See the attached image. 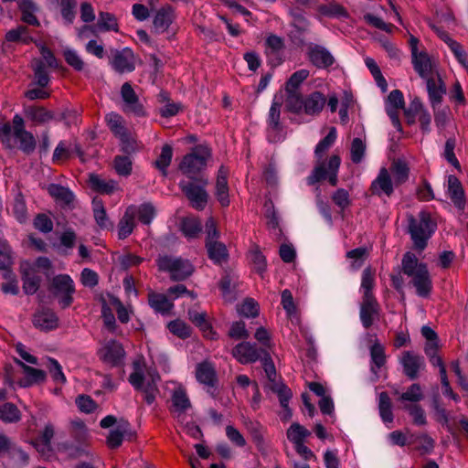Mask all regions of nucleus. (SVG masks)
<instances>
[{"instance_id":"obj_37","label":"nucleus","mask_w":468,"mask_h":468,"mask_svg":"<svg viewBox=\"0 0 468 468\" xmlns=\"http://www.w3.org/2000/svg\"><path fill=\"white\" fill-rule=\"evenodd\" d=\"M90 183L95 191L101 194H112L117 189V183L113 180H103L98 176L91 175L90 177Z\"/></svg>"},{"instance_id":"obj_32","label":"nucleus","mask_w":468,"mask_h":468,"mask_svg":"<svg viewBox=\"0 0 468 468\" xmlns=\"http://www.w3.org/2000/svg\"><path fill=\"white\" fill-rule=\"evenodd\" d=\"M70 435L79 444H89V432L85 423L80 419L70 422Z\"/></svg>"},{"instance_id":"obj_7","label":"nucleus","mask_w":468,"mask_h":468,"mask_svg":"<svg viewBox=\"0 0 468 468\" xmlns=\"http://www.w3.org/2000/svg\"><path fill=\"white\" fill-rule=\"evenodd\" d=\"M49 290L58 297V303L62 309L71 305L75 286L73 280L68 274H58L52 279Z\"/></svg>"},{"instance_id":"obj_64","label":"nucleus","mask_w":468,"mask_h":468,"mask_svg":"<svg viewBox=\"0 0 468 468\" xmlns=\"http://www.w3.org/2000/svg\"><path fill=\"white\" fill-rule=\"evenodd\" d=\"M114 169L120 176H129L132 172V161L128 156L117 155L113 160Z\"/></svg>"},{"instance_id":"obj_8","label":"nucleus","mask_w":468,"mask_h":468,"mask_svg":"<svg viewBox=\"0 0 468 468\" xmlns=\"http://www.w3.org/2000/svg\"><path fill=\"white\" fill-rule=\"evenodd\" d=\"M207 185V180H200L199 184L192 181H181L179 183L181 190L191 206L197 210H203L207 206L208 198L207 192L205 189Z\"/></svg>"},{"instance_id":"obj_15","label":"nucleus","mask_w":468,"mask_h":468,"mask_svg":"<svg viewBox=\"0 0 468 468\" xmlns=\"http://www.w3.org/2000/svg\"><path fill=\"white\" fill-rule=\"evenodd\" d=\"M400 364L403 367L404 374L410 379H416L420 370L425 366L424 358L411 351H407L402 354Z\"/></svg>"},{"instance_id":"obj_45","label":"nucleus","mask_w":468,"mask_h":468,"mask_svg":"<svg viewBox=\"0 0 468 468\" xmlns=\"http://www.w3.org/2000/svg\"><path fill=\"white\" fill-rule=\"evenodd\" d=\"M19 141V149L26 154H31L37 146V141L32 133L27 131L23 134L15 135Z\"/></svg>"},{"instance_id":"obj_43","label":"nucleus","mask_w":468,"mask_h":468,"mask_svg":"<svg viewBox=\"0 0 468 468\" xmlns=\"http://www.w3.org/2000/svg\"><path fill=\"white\" fill-rule=\"evenodd\" d=\"M23 290L26 294H34L39 288L41 279L29 271L22 272Z\"/></svg>"},{"instance_id":"obj_5","label":"nucleus","mask_w":468,"mask_h":468,"mask_svg":"<svg viewBox=\"0 0 468 468\" xmlns=\"http://www.w3.org/2000/svg\"><path fill=\"white\" fill-rule=\"evenodd\" d=\"M206 248L208 258L216 264L226 262L229 258V251L226 245L218 240L219 232L212 218H209L206 222Z\"/></svg>"},{"instance_id":"obj_38","label":"nucleus","mask_w":468,"mask_h":468,"mask_svg":"<svg viewBox=\"0 0 468 468\" xmlns=\"http://www.w3.org/2000/svg\"><path fill=\"white\" fill-rule=\"evenodd\" d=\"M286 91V100H285V107L286 109L294 113H300L303 112L304 98L302 97L301 93L298 90H285Z\"/></svg>"},{"instance_id":"obj_54","label":"nucleus","mask_w":468,"mask_h":468,"mask_svg":"<svg viewBox=\"0 0 468 468\" xmlns=\"http://www.w3.org/2000/svg\"><path fill=\"white\" fill-rule=\"evenodd\" d=\"M167 327L173 335L182 339H186L191 335V328L184 321L179 319L168 323Z\"/></svg>"},{"instance_id":"obj_23","label":"nucleus","mask_w":468,"mask_h":468,"mask_svg":"<svg viewBox=\"0 0 468 468\" xmlns=\"http://www.w3.org/2000/svg\"><path fill=\"white\" fill-rule=\"evenodd\" d=\"M188 317L192 323L200 328L206 338L210 340L218 339V335L207 320V314L205 312L199 313L197 310L191 309L188 311Z\"/></svg>"},{"instance_id":"obj_52","label":"nucleus","mask_w":468,"mask_h":468,"mask_svg":"<svg viewBox=\"0 0 468 468\" xmlns=\"http://www.w3.org/2000/svg\"><path fill=\"white\" fill-rule=\"evenodd\" d=\"M89 444H79L75 445L71 442H65L61 445L63 450L68 453V456L71 459H78L83 456H89L90 452L88 451Z\"/></svg>"},{"instance_id":"obj_44","label":"nucleus","mask_w":468,"mask_h":468,"mask_svg":"<svg viewBox=\"0 0 468 468\" xmlns=\"http://www.w3.org/2000/svg\"><path fill=\"white\" fill-rule=\"evenodd\" d=\"M378 410L380 417L384 422L390 423L393 421L391 401L388 395L386 392H381L379 394Z\"/></svg>"},{"instance_id":"obj_60","label":"nucleus","mask_w":468,"mask_h":468,"mask_svg":"<svg viewBox=\"0 0 468 468\" xmlns=\"http://www.w3.org/2000/svg\"><path fill=\"white\" fill-rule=\"evenodd\" d=\"M403 409L409 411L415 425L423 426L427 423L425 412L420 405H404Z\"/></svg>"},{"instance_id":"obj_59","label":"nucleus","mask_w":468,"mask_h":468,"mask_svg":"<svg viewBox=\"0 0 468 468\" xmlns=\"http://www.w3.org/2000/svg\"><path fill=\"white\" fill-rule=\"evenodd\" d=\"M173 156L172 147L165 144L162 147L161 154L154 162V165L161 170L164 174L169 166Z\"/></svg>"},{"instance_id":"obj_31","label":"nucleus","mask_w":468,"mask_h":468,"mask_svg":"<svg viewBox=\"0 0 468 468\" xmlns=\"http://www.w3.org/2000/svg\"><path fill=\"white\" fill-rule=\"evenodd\" d=\"M317 10L322 16L328 17L347 18L349 16L347 10L335 1L326 5H320Z\"/></svg>"},{"instance_id":"obj_20","label":"nucleus","mask_w":468,"mask_h":468,"mask_svg":"<svg viewBox=\"0 0 468 468\" xmlns=\"http://www.w3.org/2000/svg\"><path fill=\"white\" fill-rule=\"evenodd\" d=\"M33 323L43 330H52L58 326V318L51 309L42 307L35 314Z\"/></svg>"},{"instance_id":"obj_13","label":"nucleus","mask_w":468,"mask_h":468,"mask_svg":"<svg viewBox=\"0 0 468 468\" xmlns=\"http://www.w3.org/2000/svg\"><path fill=\"white\" fill-rule=\"evenodd\" d=\"M307 57L317 68L325 69L335 63L333 55L324 47L311 43L307 47Z\"/></svg>"},{"instance_id":"obj_61","label":"nucleus","mask_w":468,"mask_h":468,"mask_svg":"<svg viewBox=\"0 0 468 468\" xmlns=\"http://www.w3.org/2000/svg\"><path fill=\"white\" fill-rule=\"evenodd\" d=\"M366 144L360 138H355L351 144L350 155L355 164H359L365 155Z\"/></svg>"},{"instance_id":"obj_58","label":"nucleus","mask_w":468,"mask_h":468,"mask_svg":"<svg viewBox=\"0 0 468 468\" xmlns=\"http://www.w3.org/2000/svg\"><path fill=\"white\" fill-rule=\"evenodd\" d=\"M282 305L289 318L292 320L297 318L296 306L290 290L285 289L282 292Z\"/></svg>"},{"instance_id":"obj_18","label":"nucleus","mask_w":468,"mask_h":468,"mask_svg":"<svg viewBox=\"0 0 468 468\" xmlns=\"http://www.w3.org/2000/svg\"><path fill=\"white\" fill-rule=\"evenodd\" d=\"M26 118L35 125H43L55 119V113L43 106L29 105L24 108Z\"/></svg>"},{"instance_id":"obj_40","label":"nucleus","mask_w":468,"mask_h":468,"mask_svg":"<svg viewBox=\"0 0 468 468\" xmlns=\"http://www.w3.org/2000/svg\"><path fill=\"white\" fill-rule=\"evenodd\" d=\"M133 371L129 377V382L136 388L142 389L144 380L143 367H144V356H141L133 363Z\"/></svg>"},{"instance_id":"obj_56","label":"nucleus","mask_w":468,"mask_h":468,"mask_svg":"<svg viewBox=\"0 0 468 468\" xmlns=\"http://www.w3.org/2000/svg\"><path fill=\"white\" fill-rule=\"evenodd\" d=\"M106 121L110 130L116 137L123 136V133L127 132L126 128L122 125V118L121 115L111 113L107 115Z\"/></svg>"},{"instance_id":"obj_33","label":"nucleus","mask_w":468,"mask_h":468,"mask_svg":"<svg viewBox=\"0 0 468 468\" xmlns=\"http://www.w3.org/2000/svg\"><path fill=\"white\" fill-rule=\"evenodd\" d=\"M93 214L94 218L101 229L113 230L114 225L109 219L101 201H93Z\"/></svg>"},{"instance_id":"obj_16","label":"nucleus","mask_w":468,"mask_h":468,"mask_svg":"<svg viewBox=\"0 0 468 468\" xmlns=\"http://www.w3.org/2000/svg\"><path fill=\"white\" fill-rule=\"evenodd\" d=\"M394 183L392 182L388 170L382 167L378 176L372 181L370 190L373 195L381 197H390L394 192Z\"/></svg>"},{"instance_id":"obj_28","label":"nucleus","mask_w":468,"mask_h":468,"mask_svg":"<svg viewBox=\"0 0 468 468\" xmlns=\"http://www.w3.org/2000/svg\"><path fill=\"white\" fill-rule=\"evenodd\" d=\"M31 69L34 72V81L31 85H37L40 88L47 87L50 79L45 62L40 58H33L31 61Z\"/></svg>"},{"instance_id":"obj_19","label":"nucleus","mask_w":468,"mask_h":468,"mask_svg":"<svg viewBox=\"0 0 468 468\" xmlns=\"http://www.w3.org/2000/svg\"><path fill=\"white\" fill-rule=\"evenodd\" d=\"M411 63L414 70L420 78L425 80L431 77L433 64L426 50L421 49V52L412 55Z\"/></svg>"},{"instance_id":"obj_36","label":"nucleus","mask_w":468,"mask_h":468,"mask_svg":"<svg viewBox=\"0 0 468 468\" xmlns=\"http://www.w3.org/2000/svg\"><path fill=\"white\" fill-rule=\"evenodd\" d=\"M281 107L282 102L274 99L271 105L267 120L270 132H279L282 130V125L280 122Z\"/></svg>"},{"instance_id":"obj_42","label":"nucleus","mask_w":468,"mask_h":468,"mask_svg":"<svg viewBox=\"0 0 468 468\" xmlns=\"http://www.w3.org/2000/svg\"><path fill=\"white\" fill-rule=\"evenodd\" d=\"M172 403L176 411L183 412L190 408V400L181 387L176 388L172 395Z\"/></svg>"},{"instance_id":"obj_14","label":"nucleus","mask_w":468,"mask_h":468,"mask_svg":"<svg viewBox=\"0 0 468 468\" xmlns=\"http://www.w3.org/2000/svg\"><path fill=\"white\" fill-rule=\"evenodd\" d=\"M380 307L375 297L362 298L359 317L363 326L368 329L378 319Z\"/></svg>"},{"instance_id":"obj_50","label":"nucleus","mask_w":468,"mask_h":468,"mask_svg":"<svg viewBox=\"0 0 468 468\" xmlns=\"http://www.w3.org/2000/svg\"><path fill=\"white\" fill-rule=\"evenodd\" d=\"M423 391L420 385L414 383L410 385L405 392L400 394L399 399L402 401L418 403L423 399Z\"/></svg>"},{"instance_id":"obj_55","label":"nucleus","mask_w":468,"mask_h":468,"mask_svg":"<svg viewBox=\"0 0 468 468\" xmlns=\"http://www.w3.org/2000/svg\"><path fill=\"white\" fill-rule=\"evenodd\" d=\"M363 18L365 22L369 26L383 30L387 33H392L393 29L395 28L394 25L386 23L382 18L370 13L365 14Z\"/></svg>"},{"instance_id":"obj_17","label":"nucleus","mask_w":468,"mask_h":468,"mask_svg":"<svg viewBox=\"0 0 468 468\" xmlns=\"http://www.w3.org/2000/svg\"><path fill=\"white\" fill-rule=\"evenodd\" d=\"M121 95L124 102L123 112H132L138 116L144 114V105L139 102V98L129 82H125L122 86Z\"/></svg>"},{"instance_id":"obj_10","label":"nucleus","mask_w":468,"mask_h":468,"mask_svg":"<svg viewBox=\"0 0 468 468\" xmlns=\"http://www.w3.org/2000/svg\"><path fill=\"white\" fill-rule=\"evenodd\" d=\"M98 356L103 363L111 367H119L123 364L125 351L121 343L111 339L99 349Z\"/></svg>"},{"instance_id":"obj_47","label":"nucleus","mask_w":468,"mask_h":468,"mask_svg":"<svg viewBox=\"0 0 468 468\" xmlns=\"http://www.w3.org/2000/svg\"><path fill=\"white\" fill-rule=\"evenodd\" d=\"M425 80L427 82V90L431 106L435 108L438 104L441 103L442 94L445 92V90L441 87L437 86L435 80L431 77Z\"/></svg>"},{"instance_id":"obj_62","label":"nucleus","mask_w":468,"mask_h":468,"mask_svg":"<svg viewBox=\"0 0 468 468\" xmlns=\"http://www.w3.org/2000/svg\"><path fill=\"white\" fill-rule=\"evenodd\" d=\"M75 403L81 412L87 414L93 412L97 408V403L92 398L85 394L79 395L75 399Z\"/></svg>"},{"instance_id":"obj_27","label":"nucleus","mask_w":468,"mask_h":468,"mask_svg":"<svg viewBox=\"0 0 468 468\" xmlns=\"http://www.w3.org/2000/svg\"><path fill=\"white\" fill-rule=\"evenodd\" d=\"M448 195L453 204L463 208L464 207V192L459 179L452 175L448 176Z\"/></svg>"},{"instance_id":"obj_26","label":"nucleus","mask_w":468,"mask_h":468,"mask_svg":"<svg viewBox=\"0 0 468 468\" xmlns=\"http://www.w3.org/2000/svg\"><path fill=\"white\" fill-rule=\"evenodd\" d=\"M325 97L319 91H314L304 98L303 112L307 115H317L325 104Z\"/></svg>"},{"instance_id":"obj_11","label":"nucleus","mask_w":468,"mask_h":468,"mask_svg":"<svg viewBox=\"0 0 468 468\" xmlns=\"http://www.w3.org/2000/svg\"><path fill=\"white\" fill-rule=\"evenodd\" d=\"M266 350L258 348L255 344L242 342L232 349V356L243 365L254 363L263 356Z\"/></svg>"},{"instance_id":"obj_46","label":"nucleus","mask_w":468,"mask_h":468,"mask_svg":"<svg viewBox=\"0 0 468 468\" xmlns=\"http://www.w3.org/2000/svg\"><path fill=\"white\" fill-rule=\"evenodd\" d=\"M161 101H167L161 109L160 113L163 117H171L176 115L182 109L181 103L169 101L168 94L165 91H161L159 94Z\"/></svg>"},{"instance_id":"obj_4","label":"nucleus","mask_w":468,"mask_h":468,"mask_svg":"<svg viewBox=\"0 0 468 468\" xmlns=\"http://www.w3.org/2000/svg\"><path fill=\"white\" fill-rule=\"evenodd\" d=\"M157 265L160 271L168 272L173 281H184L194 272L193 264L181 257L160 256Z\"/></svg>"},{"instance_id":"obj_35","label":"nucleus","mask_w":468,"mask_h":468,"mask_svg":"<svg viewBox=\"0 0 468 468\" xmlns=\"http://www.w3.org/2000/svg\"><path fill=\"white\" fill-rule=\"evenodd\" d=\"M311 432L298 422H293L287 430V438L293 444L304 442Z\"/></svg>"},{"instance_id":"obj_57","label":"nucleus","mask_w":468,"mask_h":468,"mask_svg":"<svg viewBox=\"0 0 468 468\" xmlns=\"http://www.w3.org/2000/svg\"><path fill=\"white\" fill-rule=\"evenodd\" d=\"M101 301V317L103 319V323L110 331H113L115 329L116 322L112 310V306L110 305L108 297L107 299L102 298Z\"/></svg>"},{"instance_id":"obj_1","label":"nucleus","mask_w":468,"mask_h":468,"mask_svg":"<svg viewBox=\"0 0 468 468\" xmlns=\"http://www.w3.org/2000/svg\"><path fill=\"white\" fill-rule=\"evenodd\" d=\"M336 140V129L332 127L328 134L321 140L315 149L314 154L317 162L307 177V184L312 186L315 183L327 179L331 186H336L338 183V170L341 164V158L337 154H333L327 161L322 160L325 152L334 144Z\"/></svg>"},{"instance_id":"obj_25","label":"nucleus","mask_w":468,"mask_h":468,"mask_svg":"<svg viewBox=\"0 0 468 468\" xmlns=\"http://www.w3.org/2000/svg\"><path fill=\"white\" fill-rule=\"evenodd\" d=\"M113 69L119 72L133 71L134 69L132 51L128 48L117 51L112 62Z\"/></svg>"},{"instance_id":"obj_6","label":"nucleus","mask_w":468,"mask_h":468,"mask_svg":"<svg viewBox=\"0 0 468 468\" xmlns=\"http://www.w3.org/2000/svg\"><path fill=\"white\" fill-rule=\"evenodd\" d=\"M410 233L414 246L419 250H423L427 246V240L435 230V224L430 215L425 212L420 213V218L410 220Z\"/></svg>"},{"instance_id":"obj_48","label":"nucleus","mask_w":468,"mask_h":468,"mask_svg":"<svg viewBox=\"0 0 468 468\" xmlns=\"http://www.w3.org/2000/svg\"><path fill=\"white\" fill-rule=\"evenodd\" d=\"M181 230L187 238H195L201 231V224L196 218H186L181 224Z\"/></svg>"},{"instance_id":"obj_21","label":"nucleus","mask_w":468,"mask_h":468,"mask_svg":"<svg viewBox=\"0 0 468 468\" xmlns=\"http://www.w3.org/2000/svg\"><path fill=\"white\" fill-rule=\"evenodd\" d=\"M196 378L197 381L209 388H213L217 382V374L215 367L208 361H203L197 365Z\"/></svg>"},{"instance_id":"obj_2","label":"nucleus","mask_w":468,"mask_h":468,"mask_svg":"<svg viewBox=\"0 0 468 468\" xmlns=\"http://www.w3.org/2000/svg\"><path fill=\"white\" fill-rule=\"evenodd\" d=\"M401 271L410 278V284L415 289L418 296H430L432 281L426 263L420 261L414 253L408 251L401 260Z\"/></svg>"},{"instance_id":"obj_29","label":"nucleus","mask_w":468,"mask_h":468,"mask_svg":"<svg viewBox=\"0 0 468 468\" xmlns=\"http://www.w3.org/2000/svg\"><path fill=\"white\" fill-rule=\"evenodd\" d=\"M148 303L156 312L168 314L174 307L172 301L162 293H148Z\"/></svg>"},{"instance_id":"obj_12","label":"nucleus","mask_w":468,"mask_h":468,"mask_svg":"<svg viewBox=\"0 0 468 468\" xmlns=\"http://www.w3.org/2000/svg\"><path fill=\"white\" fill-rule=\"evenodd\" d=\"M176 17V16L174 7L167 4L162 5L155 10L153 16L154 32L161 34L167 31Z\"/></svg>"},{"instance_id":"obj_34","label":"nucleus","mask_w":468,"mask_h":468,"mask_svg":"<svg viewBox=\"0 0 468 468\" xmlns=\"http://www.w3.org/2000/svg\"><path fill=\"white\" fill-rule=\"evenodd\" d=\"M390 170L396 186L401 185L408 180L410 168L405 161L400 159L393 161Z\"/></svg>"},{"instance_id":"obj_22","label":"nucleus","mask_w":468,"mask_h":468,"mask_svg":"<svg viewBox=\"0 0 468 468\" xmlns=\"http://www.w3.org/2000/svg\"><path fill=\"white\" fill-rule=\"evenodd\" d=\"M228 170L224 166H220L218 171L217 181H216V192L215 195L218 202L223 207L229 205V186H228Z\"/></svg>"},{"instance_id":"obj_9","label":"nucleus","mask_w":468,"mask_h":468,"mask_svg":"<svg viewBox=\"0 0 468 468\" xmlns=\"http://www.w3.org/2000/svg\"><path fill=\"white\" fill-rule=\"evenodd\" d=\"M146 224V205L143 204L139 208L129 207L118 224V237L120 239H126L133 230L135 218Z\"/></svg>"},{"instance_id":"obj_41","label":"nucleus","mask_w":468,"mask_h":468,"mask_svg":"<svg viewBox=\"0 0 468 468\" xmlns=\"http://www.w3.org/2000/svg\"><path fill=\"white\" fill-rule=\"evenodd\" d=\"M249 259L253 269L257 273L262 275L267 268V261L265 256L261 253L258 246H255L250 250Z\"/></svg>"},{"instance_id":"obj_49","label":"nucleus","mask_w":468,"mask_h":468,"mask_svg":"<svg viewBox=\"0 0 468 468\" xmlns=\"http://www.w3.org/2000/svg\"><path fill=\"white\" fill-rule=\"evenodd\" d=\"M368 252L366 248H356L347 252L346 257L350 260V266L353 270H358L367 258Z\"/></svg>"},{"instance_id":"obj_51","label":"nucleus","mask_w":468,"mask_h":468,"mask_svg":"<svg viewBox=\"0 0 468 468\" xmlns=\"http://www.w3.org/2000/svg\"><path fill=\"white\" fill-rule=\"evenodd\" d=\"M375 284L374 273L370 270V268H367L363 271L362 273V281H361V290L363 291V297H375L373 294V288Z\"/></svg>"},{"instance_id":"obj_30","label":"nucleus","mask_w":468,"mask_h":468,"mask_svg":"<svg viewBox=\"0 0 468 468\" xmlns=\"http://www.w3.org/2000/svg\"><path fill=\"white\" fill-rule=\"evenodd\" d=\"M48 192L58 202L67 206L70 205L74 200L73 193L69 188L58 184H50L48 186Z\"/></svg>"},{"instance_id":"obj_39","label":"nucleus","mask_w":468,"mask_h":468,"mask_svg":"<svg viewBox=\"0 0 468 468\" xmlns=\"http://www.w3.org/2000/svg\"><path fill=\"white\" fill-rule=\"evenodd\" d=\"M20 419V410L15 404L7 402L0 406V420L4 422H17Z\"/></svg>"},{"instance_id":"obj_24","label":"nucleus","mask_w":468,"mask_h":468,"mask_svg":"<svg viewBox=\"0 0 468 468\" xmlns=\"http://www.w3.org/2000/svg\"><path fill=\"white\" fill-rule=\"evenodd\" d=\"M16 363L23 368L26 374V378L19 381L21 387H29L34 383L45 381L46 372L44 370L29 367L18 359H16Z\"/></svg>"},{"instance_id":"obj_53","label":"nucleus","mask_w":468,"mask_h":468,"mask_svg":"<svg viewBox=\"0 0 468 468\" xmlns=\"http://www.w3.org/2000/svg\"><path fill=\"white\" fill-rule=\"evenodd\" d=\"M309 77V70L302 69L292 74L285 84V90H298L300 85Z\"/></svg>"},{"instance_id":"obj_3","label":"nucleus","mask_w":468,"mask_h":468,"mask_svg":"<svg viewBox=\"0 0 468 468\" xmlns=\"http://www.w3.org/2000/svg\"><path fill=\"white\" fill-rule=\"evenodd\" d=\"M210 156L211 152L207 146L197 145L183 157L179 169L188 178L193 179L205 169Z\"/></svg>"},{"instance_id":"obj_63","label":"nucleus","mask_w":468,"mask_h":468,"mask_svg":"<svg viewBox=\"0 0 468 468\" xmlns=\"http://www.w3.org/2000/svg\"><path fill=\"white\" fill-rule=\"evenodd\" d=\"M238 312L245 317H256L259 314V305L251 298H248L239 305Z\"/></svg>"}]
</instances>
